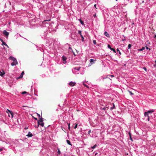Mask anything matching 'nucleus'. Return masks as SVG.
I'll return each instance as SVG.
<instances>
[{
  "mask_svg": "<svg viewBox=\"0 0 156 156\" xmlns=\"http://www.w3.org/2000/svg\"><path fill=\"white\" fill-rule=\"evenodd\" d=\"M3 34L6 36V38H7L9 33L8 32L6 31L5 30H4L3 31Z\"/></svg>",
  "mask_w": 156,
  "mask_h": 156,
  "instance_id": "1",
  "label": "nucleus"
},
{
  "mask_svg": "<svg viewBox=\"0 0 156 156\" xmlns=\"http://www.w3.org/2000/svg\"><path fill=\"white\" fill-rule=\"evenodd\" d=\"M6 112L8 113H9L11 115L12 117H13V113L11 111L7 109Z\"/></svg>",
  "mask_w": 156,
  "mask_h": 156,
  "instance_id": "2",
  "label": "nucleus"
},
{
  "mask_svg": "<svg viewBox=\"0 0 156 156\" xmlns=\"http://www.w3.org/2000/svg\"><path fill=\"white\" fill-rule=\"evenodd\" d=\"M18 64L16 60L15 61H13V62L11 63V65L12 66H15L16 64Z\"/></svg>",
  "mask_w": 156,
  "mask_h": 156,
  "instance_id": "3",
  "label": "nucleus"
},
{
  "mask_svg": "<svg viewBox=\"0 0 156 156\" xmlns=\"http://www.w3.org/2000/svg\"><path fill=\"white\" fill-rule=\"evenodd\" d=\"M67 59V58L66 57L64 56H62V60L63 61V63H66V60Z\"/></svg>",
  "mask_w": 156,
  "mask_h": 156,
  "instance_id": "4",
  "label": "nucleus"
},
{
  "mask_svg": "<svg viewBox=\"0 0 156 156\" xmlns=\"http://www.w3.org/2000/svg\"><path fill=\"white\" fill-rule=\"evenodd\" d=\"M78 33L80 34L81 38H82V41H84V38L81 34V31H79Z\"/></svg>",
  "mask_w": 156,
  "mask_h": 156,
  "instance_id": "5",
  "label": "nucleus"
},
{
  "mask_svg": "<svg viewBox=\"0 0 156 156\" xmlns=\"http://www.w3.org/2000/svg\"><path fill=\"white\" fill-rule=\"evenodd\" d=\"M24 73V72L23 71L22 73H21L20 76L18 77L17 78V79H19L21 78H22L23 76V75Z\"/></svg>",
  "mask_w": 156,
  "mask_h": 156,
  "instance_id": "6",
  "label": "nucleus"
},
{
  "mask_svg": "<svg viewBox=\"0 0 156 156\" xmlns=\"http://www.w3.org/2000/svg\"><path fill=\"white\" fill-rule=\"evenodd\" d=\"M76 83L75 82H71L69 83V85L71 87H73L75 85Z\"/></svg>",
  "mask_w": 156,
  "mask_h": 156,
  "instance_id": "7",
  "label": "nucleus"
},
{
  "mask_svg": "<svg viewBox=\"0 0 156 156\" xmlns=\"http://www.w3.org/2000/svg\"><path fill=\"white\" fill-rule=\"evenodd\" d=\"M9 59L10 60L13 61H14L16 60V58H14V57H13V56H10L9 57Z\"/></svg>",
  "mask_w": 156,
  "mask_h": 156,
  "instance_id": "8",
  "label": "nucleus"
},
{
  "mask_svg": "<svg viewBox=\"0 0 156 156\" xmlns=\"http://www.w3.org/2000/svg\"><path fill=\"white\" fill-rule=\"evenodd\" d=\"M43 119L42 117H41L39 119V120H38L37 122V123H39L40 122H43Z\"/></svg>",
  "mask_w": 156,
  "mask_h": 156,
  "instance_id": "9",
  "label": "nucleus"
},
{
  "mask_svg": "<svg viewBox=\"0 0 156 156\" xmlns=\"http://www.w3.org/2000/svg\"><path fill=\"white\" fill-rule=\"evenodd\" d=\"M96 59L94 60V59H90V64L92 65L93 64V63H94V61H96Z\"/></svg>",
  "mask_w": 156,
  "mask_h": 156,
  "instance_id": "10",
  "label": "nucleus"
},
{
  "mask_svg": "<svg viewBox=\"0 0 156 156\" xmlns=\"http://www.w3.org/2000/svg\"><path fill=\"white\" fill-rule=\"evenodd\" d=\"M39 125H40L42 127H43L44 126V123L43 122H42L38 123L37 126V127H38Z\"/></svg>",
  "mask_w": 156,
  "mask_h": 156,
  "instance_id": "11",
  "label": "nucleus"
},
{
  "mask_svg": "<svg viewBox=\"0 0 156 156\" xmlns=\"http://www.w3.org/2000/svg\"><path fill=\"white\" fill-rule=\"evenodd\" d=\"M27 136L28 137H30L33 136V135L30 132H29L28 134L27 135Z\"/></svg>",
  "mask_w": 156,
  "mask_h": 156,
  "instance_id": "12",
  "label": "nucleus"
},
{
  "mask_svg": "<svg viewBox=\"0 0 156 156\" xmlns=\"http://www.w3.org/2000/svg\"><path fill=\"white\" fill-rule=\"evenodd\" d=\"M104 34L107 37L109 36V34L106 31L105 32Z\"/></svg>",
  "mask_w": 156,
  "mask_h": 156,
  "instance_id": "13",
  "label": "nucleus"
},
{
  "mask_svg": "<svg viewBox=\"0 0 156 156\" xmlns=\"http://www.w3.org/2000/svg\"><path fill=\"white\" fill-rule=\"evenodd\" d=\"M2 45H5L8 48L9 47V46H8V45H7V44L4 41H3V42L2 43Z\"/></svg>",
  "mask_w": 156,
  "mask_h": 156,
  "instance_id": "14",
  "label": "nucleus"
},
{
  "mask_svg": "<svg viewBox=\"0 0 156 156\" xmlns=\"http://www.w3.org/2000/svg\"><path fill=\"white\" fill-rule=\"evenodd\" d=\"M79 20L81 24L82 25H84L83 22L82 20L80 19H79Z\"/></svg>",
  "mask_w": 156,
  "mask_h": 156,
  "instance_id": "15",
  "label": "nucleus"
},
{
  "mask_svg": "<svg viewBox=\"0 0 156 156\" xmlns=\"http://www.w3.org/2000/svg\"><path fill=\"white\" fill-rule=\"evenodd\" d=\"M66 142L67 143V144L69 145H72V144H71V143H70V142L69 140H66Z\"/></svg>",
  "mask_w": 156,
  "mask_h": 156,
  "instance_id": "16",
  "label": "nucleus"
},
{
  "mask_svg": "<svg viewBox=\"0 0 156 156\" xmlns=\"http://www.w3.org/2000/svg\"><path fill=\"white\" fill-rule=\"evenodd\" d=\"M148 113L147 112H145L144 113V115L145 116H147V117H148L149 116H148Z\"/></svg>",
  "mask_w": 156,
  "mask_h": 156,
  "instance_id": "17",
  "label": "nucleus"
},
{
  "mask_svg": "<svg viewBox=\"0 0 156 156\" xmlns=\"http://www.w3.org/2000/svg\"><path fill=\"white\" fill-rule=\"evenodd\" d=\"M129 137H130V139L132 141H133V139L131 137V133L129 132Z\"/></svg>",
  "mask_w": 156,
  "mask_h": 156,
  "instance_id": "18",
  "label": "nucleus"
},
{
  "mask_svg": "<svg viewBox=\"0 0 156 156\" xmlns=\"http://www.w3.org/2000/svg\"><path fill=\"white\" fill-rule=\"evenodd\" d=\"M5 74V73L4 72L3 73H2L0 71V75L1 76H2L4 74Z\"/></svg>",
  "mask_w": 156,
  "mask_h": 156,
  "instance_id": "19",
  "label": "nucleus"
},
{
  "mask_svg": "<svg viewBox=\"0 0 156 156\" xmlns=\"http://www.w3.org/2000/svg\"><path fill=\"white\" fill-rule=\"evenodd\" d=\"M115 108V106L114 104H113V107H111L110 109L111 110H113V109H114V108Z\"/></svg>",
  "mask_w": 156,
  "mask_h": 156,
  "instance_id": "20",
  "label": "nucleus"
},
{
  "mask_svg": "<svg viewBox=\"0 0 156 156\" xmlns=\"http://www.w3.org/2000/svg\"><path fill=\"white\" fill-rule=\"evenodd\" d=\"M154 112V110H151V111H148L147 112L148 113H152V112Z\"/></svg>",
  "mask_w": 156,
  "mask_h": 156,
  "instance_id": "21",
  "label": "nucleus"
},
{
  "mask_svg": "<svg viewBox=\"0 0 156 156\" xmlns=\"http://www.w3.org/2000/svg\"><path fill=\"white\" fill-rule=\"evenodd\" d=\"M128 91L129 93L130 94L132 95H133L134 94L133 93H132L131 91H129V90H128Z\"/></svg>",
  "mask_w": 156,
  "mask_h": 156,
  "instance_id": "22",
  "label": "nucleus"
},
{
  "mask_svg": "<svg viewBox=\"0 0 156 156\" xmlns=\"http://www.w3.org/2000/svg\"><path fill=\"white\" fill-rule=\"evenodd\" d=\"M110 49L111 50L113 51L114 52H115V53L116 52L114 48H111Z\"/></svg>",
  "mask_w": 156,
  "mask_h": 156,
  "instance_id": "23",
  "label": "nucleus"
},
{
  "mask_svg": "<svg viewBox=\"0 0 156 156\" xmlns=\"http://www.w3.org/2000/svg\"><path fill=\"white\" fill-rule=\"evenodd\" d=\"M97 146V145L96 144H95L94 145L93 147H92L91 148H92L94 149Z\"/></svg>",
  "mask_w": 156,
  "mask_h": 156,
  "instance_id": "24",
  "label": "nucleus"
},
{
  "mask_svg": "<svg viewBox=\"0 0 156 156\" xmlns=\"http://www.w3.org/2000/svg\"><path fill=\"white\" fill-rule=\"evenodd\" d=\"M131 45L130 44H129L128 45V49H129L131 48Z\"/></svg>",
  "mask_w": 156,
  "mask_h": 156,
  "instance_id": "25",
  "label": "nucleus"
},
{
  "mask_svg": "<svg viewBox=\"0 0 156 156\" xmlns=\"http://www.w3.org/2000/svg\"><path fill=\"white\" fill-rule=\"evenodd\" d=\"M145 49V47H143L141 49H140V51H143V50L144 49Z\"/></svg>",
  "mask_w": 156,
  "mask_h": 156,
  "instance_id": "26",
  "label": "nucleus"
},
{
  "mask_svg": "<svg viewBox=\"0 0 156 156\" xmlns=\"http://www.w3.org/2000/svg\"><path fill=\"white\" fill-rule=\"evenodd\" d=\"M117 51H119V54H121V52L119 51V49L118 48H117Z\"/></svg>",
  "mask_w": 156,
  "mask_h": 156,
  "instance_id": "27",
  "label": "nucleus"
},
{
  "mask_svg": "<svg viewBox=\"0 0 156 156\" xmlns=\"http://www.w3.org/2000/svg\"><path fill=\"white\" fill-rule=\"evenodd\" d=\"M58 154H60L61 153L59 149H58Z\"/></svg>",
  "mask_w": 156,
  "mask_h": 156,
  "instance_id": "28",
  "label": "nucleus"
},
{
  "mask_svg": "<svg viewBox=\"0 0 156 156\" xmlns=\"http://www.w3.org/2000/svg\"><path fill=\"white\" fill-rule=\"evenodd\" d=\"M93 43L94 44H95L96 43V41L95 40H93Z\"/></svg>",
  "mask_w": 156,
  "mask_h": 156,
  "instance_id": "29",
  "label": "nucleus"
},
{
  "mask_svg": "<svg viewBox=\"0 0 156 156\" xmlns=\"http://www.w3.org/2000/svg\"><path fill=\"white\" fill-rule=\"evenodd\" d=\"M77 124H76L74 127V129H76L77 127Z\"/></svg>",
  "mask_w": 156,
  "mask_h": 156,
  "instance_id": "30",
  "label": "nucleus"
},
{
  "mask_svg": "<svg viewBox=\"0 0 156 156\" xmlns=\"http://www.w3.org/2000/svg\"><path fill=\"white\" fill-rule=\"evenodd\" d=\"M27 93L26 91H23V92L22 93V94H26Z\"/></svg>",
  "mask_w": 156,
  "mask_h": 156,
  "instance_id": "31",
  "label": "nucleus"
},
{
  "mask_svg": "<svg viewBox=\"0 0 156 156\" xmlns=\"http://www.w3.org/2000/svg\"><path fill=\"white\" fill-rule=\"evenodd\" d=\"M108 76H111V77H114V76L113 75H108Z\"/></svg>",
  "mask_w": 156,
  "mask_h": 156,
  "instance_id": "32",
  "label": "nucleus"
},
{
  "mask_svg": "<svg viewBox=\"0 0 156 156\" xmlns=\"http://www.w3.org/2000/svg\"><path fill=\"white\" fill-rule=\"evenodd\" d=\"M108 47L110 49H111V48H111V46H110V45H109V44H108Z\"/></svg>",
  "mask_w": 156,
  "mask_h": 156,
  "instance_id": "33",
  "label": "nucleus"
},
{
  "mask_svg": "<svg viewBox=\"0 0 156 156\" xmlns=\"http://www.w3.org/2000/svg\"><path fill=\"white\" fill-rule=\"evenodd\" d=\"M146 48L148 50V49H149V50H150V48H148V47H146Z\"/></svg>",
  "mask_w": 156,
  "mask_h": 156,
  "instance_id": "34",
  "label": "nucleus"
},
{
  "mask_svg": "<svg viewBox=\"0 0 156 156\" xmlns=\"http://www.w3.org/2000/svg\"><path fill=\"white\" fill-rule=\"evenodd\" d=\"M37 115L38 116L39 118H40V114H37Z\"/></svg>",
  "mask_w": 156,
  "mask_h": 156,
  "instance_id": "35",
  "label": "nucleus"
},
{
  "mask_svg": "<svg viewBox=\"0 0 156 156\" xmlns=\"http://www.w3.org/2000/svg\"><path fill=\"white\" fill-rule=\"evenodd\" d=\"M91 132V130H89L88 132V134H90Z\"/></svg>",
  "mask_w": 156,
  "mask_h": 156,
  "instance_id": "36",
  "label": "nucleus"
},
{
  "mask_svg": "<svg viewBox=\"0 0 156 156\" xmlns=\"http://www.w3.org/2000/svg\"><path fill=\"white\" fill-rule=\"evenodd\" d=\"M96 5H97L96 4H95L94 5V7H95V8H96V9H97V8L96 7Z\"/></svg>",
  "mask_w": 156,
  "mask_h": 156,
  "instance_id": "37",
  "label": "nucleus"
},
{
  "mask_svg": "<svg viewBox=\"0 0 156 156\" xmlns=\"http://www.w3.org/2000/svg\"><path fill=\"white\" fill-rule=\"evenodd\" d=\"M0 40L2 41V43L3 41L2 39H1L0 38Z\"/></svg>",
  "mask_w": 156,
  "mask_h": 156,
  "instance_id": "38",
  "label": "nucleus"
},
{
  "mask_svg": "<svg viewBox=\"0 0 156 156\" xmlns=\"http://www.w3.org/2000/svg\"><path fill=\"white\" fill-rule=\"evenodd\" d=\"M108 108V107H106V108H103V110H105V109H106V108Z\"/></svg>",
  "mask_w": 156,
  "mask_h": 156,
  "instance_id": "39",
  "label": "nucleus"
},
{
  "mask_svg": "<svg viewBox=\"0 0 156 156\" xmlns=\"http://www.w3.org/2000/svg\"><path fill=\"white\" fill-rule=\"evenodd\" d=\"M144 69L146 71H147V69L145 67L144 68Z\"/></svg>",
  "mask_w": 156,
  "mask_h": 156,
  "instance_id": "40",
  "label": "nucleus"
},
{
  "mask_svg": "<svg viewBox=\"0 0 156 156\" xmlns=\"http://www.w3.org/2000/svg\"><path fill=\"white\" fill-rule=\"evenodd\" d=\"M69 49H71L72 50V51H73V50H72V48L71 47H69Z\"/></svg>",
  "mask_w": 156,
  "mask_h": 156,
  "instance_id": "41",
  "label": "nucleus"
},
{
  "mask_svg": "<svg viewBox=\"0 0 156 156\" xmlns=\"http://www.w3.org/2000/svg\"><path fill=\"white\" fill-rule=\"evenodd\" d=\"M148 117L147 120H148V121H149L150 120L149 117L148 116V117Z\"/></svg>",
  "mask_w": 156,
  "mask_h": 156,
  "instance_id": "42",
  "label": "nucleus"
},
{
  "mask_svg": "<svg viewBox=\"0 0 156 156\" xmlns=\"http://www.w3.org/2000/svg\"><path fill=\"white\" fill-rule=\"evenodd\" d=\"M68 128H69V129L70 130V126H68Z\"/></svg>",
  "mask_w": 156,
  "mask_h": 156,
  "instance_id": "43",
  "label": "nucleus"
},
{
  "mask_svg": "<svg viewBox=\"0 0 156 156\" xmlns=\"http://www.w3.org/2000/svg\"><path fill=\"white\" fill-rule=\"evenodd\" d=\"M2 148L0 149V151H2Z\"/></svg>",
  "mask_w": 156,
  "mask_h": 156,
  "instance_id": "44",
  "label": "nucleus"
},
{
  "mask_svg": "<svg viewBox=\"0 0 156 156\" xmlns=\"http://www.w3.org/2000/svg\"><path fill=\"white\" fill-rule=\"evenodd\" d=\"M51 20H45V21H50Z\"/></svg>",
  "mask_w": 156,
  "mask_h": 156,
  "instance_id": "45",
  "label": "nucleus"
},
{
  "mask_svg": "<svg viewBox=\"0 0 156 156\" xmlns=\"http://www.w3.org/2000/svg\"><path fill=\"white\" fill-rule=\"evenodd\" d=\"M34 119L36 120H37V119L36 118H34Z\"/></svg>",
  "mask_w": 156,
  "mask_h": 156,
  "instance_id": "46",
  "label": "nucleus"
},
{
  "mask_svg": "<svg viewBox=\"0 0 156 156\" xmlns=\"http://www.w3.org/2000/svg\"><path fill=\"white\" fill-rule=\"evenodd\" d=\"M154 38H156V35H155L154 36Z\"/></svg>",
  "mask_w": 156,
  "mask_h": 156,
  "instance_id": "47",
  "label": "nucleus"
},
{
  "mask_svg": "<svg viewBox=\"0 0 156 156\" xmlns=\"http://www.w3.org/2000/svg\"><path fill=\"white\" fill-rule=\"evenodd\" d=\"M75 69L77 70H79V69H76V68H75Z\"/></svg>",
  "mask_w": 156,
  "mask_h": 156,
  "instance_id": "48",
  "label": "nucleus"
},
{
  "mask_svg": "<svg viewBox=\"0 0 156 156\" xmlns=\"http://www.w3.org/2000/svg\"><path fill=\"white\" fill-rule=\"evenodd\" d=\"M68 126H70V123H68Z\"/></svg>",
  "mask_w": 156,
  "mask_h": 156,
  "instance_id": "49",
  "label": "nucleus"
},
{
  "mask_svg": "<svg viewBox=\"0 0 156 156\" xmlns=\"http://www.w3.org/2000/svg\"><path fill=\"white\" fill-rule=\"evenodd\" d=\"M84 85L86 87H87V86L86 85H85V84H84Z\"/></svg>",
  "mask_w": 156,
  "mask_h": 156,
  "instance_id": "50",
  "label": "nucleus"
},
{
  "mask_svg": "<svg viewBox=\"0 0 156 156\" xmlns=\"http://www.w3.org/2000/svg\"><path fill=\"white\" fill-rule=\"evenodd\" d=\"M35 126V127H36V128H37V126Z\"/></svg>",
  "mask_w": 156,
  "mask_h": 156,
  "instance_id": "51",
  "label": "nucleus"
},
{
  "mask_svg": "<svg viewBox=\"0 0 156 156\" xmlns=\"http://www.w3.org/2000/svg\"><path fill=\"white\" fill-rule=\"evenodd\" d=\"M155 63H156V60L155 61Z\"/></svg>",
  "mask_w": 156,
  "mask_h": 156,
  "instance_id": "52",
  "label": "nucleus"
},
{
  "mask_svg": "<svg viewBox=\"0 0 156 156\" xmlns=\"http://www.w3.org/2000/svg\"><path fill=\"white\" fill-rule=\"evenodd\" d=\"M116 0V1H118V0Z\"/></svg>",
  "mask_w": 156,
  "mask_h": 156,
  "instance_id": "53",
  "label": "nucleus"
}]
</instances>
